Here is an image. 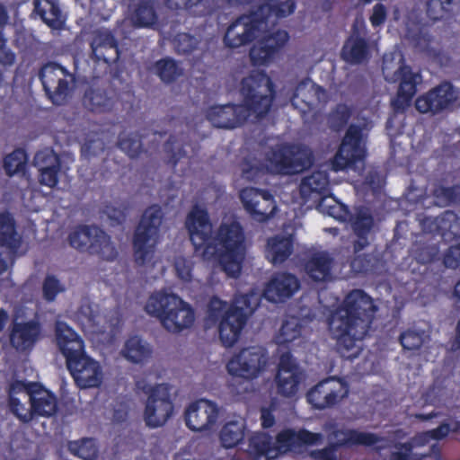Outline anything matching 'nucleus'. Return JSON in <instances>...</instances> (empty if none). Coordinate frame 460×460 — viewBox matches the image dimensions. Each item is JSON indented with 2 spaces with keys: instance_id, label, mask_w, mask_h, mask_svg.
I'll return each instance as SVG.
<instances>
[{
  "instance_id": "obj_1",
  "label": "nucleus",
  "mask_w": 460,
  "mask_h": 460,
  "mask_svg": "<svg viewBox=\"0 0 460 460\" xmlns=\"http://www.w3.org/2000/svg\"><path fill=\"white\" fill-rule=\"evenodd\" d=\"M185 226L195 252H200L205 260L217 261L227 276L239 277L246 251L244 230L239 222L222 223L212 236L208 213L194 206Z\"/></svg>"
},
{
  "instance_id": "obj_2",
  "label": "nucleus",
  "mask_w": 460,
  "mask_h": 460,
  "mask_svg": "<svg viewBox=\"0 0 460 460\" xmlns=\"http://www.w3.org/2000/svg\"><path fill=\"white\" fill-rule=\"evenodd\" d=\"M243 102L215 105L207 112L208 120L218 128L233 129L243 125L250 116L261 119L271 110L276 97L275 84L265 71H252L241 81Z\"/></svg>"
},
{
  "instance_id": "obj_3",
  "label": "nucleus",
  "mask_w": 460,
  "mask_h": 460,
  "mask_svg": "<svg viewBox=\"0 0 460 460\" xmlns=\"http://www.w3.org/2000/svg\"><path fill=\"white\" fill-rule=\"evenodd\" d=\"M376 311L373 298L362 289H353L344 297L328 321L330 332L341 353L349 352L357 341L367 335Z\"/></svg>"
},
{
  "instance_id": "obj_4",
  "label": "nucleus",
  "mask_w": 460,
  "mask_h": 460,
  "mask_svg": "<svg viewBox=\"0 0 460 460\" xmlns=\"http://www.w3.org/2000/svg\"><path fill=\"white\" fill-rule=\"evenodd\" d=\"M296 7L295 0H264L229 24L224 35V44L227 48L236 49L252 43L257 33L271 22L270 19L285 18L292 14Z\"/></svg>"
},
{
  "instance_id": "obj_5",
  "label": "nucleus",
  "mask_w": 460,
  "mask_h": 460,
  "mask_svg": "<svg viewBox=\"0 0 460 460\" xmlns=\"http://www.w3.org/2000/svg\"><path fill=\"white\" fill-rule=\"evenodd\" d=\"M57 344L66 358V367L80 388L98 387L102 382V371L98 361L84 350L82 338L64 322L55 328Z\"/></svg>"
},
{
  "instance_id": "obj_6",
  "label": "nucleus",
  "mask_w": 460,
  "mask_h": 460,
  "mask_svg": "<svg viewBox=\"0 0 460 460\" xmlns=\"http://www.w3.org/2000/svg\"><path fill=\"white\" fill-rule=\"evenodd\" d=\"M258 305V299L252 293L236 296L228 308L226 301L214 296L208 304L207 322L211 324L219 322V339L225 347L230 348L238 341L249 314Z\"/></svg>"
},
{
  "instance_id": "obj_7",
  "label": "nucleus",
  "mask_w": 460,
  "mask_h": 460,
  "mask_svg": "<svg viewBox=\"0 0 460 460\" xmlns=\"http://www.w3.org/2000/svg\"><path fill=\"white\" fill-rule=\"evenodd\" d=\"M145 311L159 319L161 324L170 332L179 333L190 328L195 321L191 305L173 293L157 291L147 299Z\"/></svg>"
},
{
  "instance_id": "obj_8",
  "label": "nucleus",
  "mask_w": 460,
  "mask_h": 460,
  "mask_svg": "<svg viewBox=\"0 0 460 460\" xmlns=\"http://www.w3.org/2000/svg\"><path fill=\"white\" fill-rule=\"evenodd\" d=\"M163 219L164 213L158 205H152L144 211L132 239L134 260L137 265L145 266L153 260Z\"/></svg>"
},
{
  "instance_id": "obj_9",
  "label": "nucleus",
  "mask_w": 460,
  "mask_h": 460,
  "mask_svg": "<svg viewBox=\"0 0 460 460\" xmlns=\"http://www.w3.org/2000/svg\"><path fill=\"white\" fill-rule=\"evenodd\" d=\"M136 389L148 395L144 420L149 428H158L165 424L173 412L171 399V387L168 384L151 385L145 378L136 381Z\"/></svg>"
},
{
  "instance_id": "obj_10",
  "label": "nucleus",
  "mask_w": 460,
  "mask_h": 460,
  "mask_svg": "<svg viewBox=\"0 0 460 460\" xmlns=\"http://www.w3.org/2000/svg\"><path fill=\"white\" fill-rule=\"evenodd\" d=\"M312 151L302 145L283 144L268 153L267 161L272 172L295 175L308 170L314 164Z\"/></svg>"
},
{
  "instance_id": "obj_11",
  "label": "nucleus",
  "mask_w": 460,
  "mask_h": 460,
  "mask_svg": "<svg viewBox=\"0 0 460 460\" xmlns=\"http://www.w3.org/2000/svg\"><path fill=\"white\" fill-rule=\"evenodd\" d=\"M69 244L79 252L98 255L105 261H112L118 251L111 243V236L96 226H77L68 235Z\"/></svg>"
},
{
  "instance_id": "obj_12",
  "label": "nucleus",
  "mask_w": 460,
  "mask_h": 460,
  "mask_svg": "<svg viewBox=\"0 0 460 460\" xmlns=\"http://www.w3.org/2000/svg\"><path fill=\"white\" fill-rule=\"evenodd\" d=\"M367 156L366 142L363 137V128L350 124L340 144L332 162L335 172L352 167L358 162H363Z\"/></svg>"
},
{
  "instance_id": "obj_13",
  "label": "nucleus",
  "mask_w": 460,
  "mask_h": 460,
  "mask_svg": "<svg viewBox=\"0 0 460 460\" xmlns=\"http://www.w3.org/2000/svg\"><path fill=\"white\" fill-rule=\"evenodd\" d=\"M268 351L261 346L242 349L227 363L228 373L233 376L252 380L258 377L268 365Z\"/></svg>"
},
{
  "instance_id": "obj_14",
  "label": "nucleus",
  "mask_w": 460,
  "mask_h": 460,
  "mask_svg": "<svg viewBox=\"0 0 460 460\" xmlns=\"http://www.w3.org/2000/svg\"><path fill=\"white\" fill-rule=\"evenodd\" d=\"M349 387L341 378L328 377L313 386L306 393V401L314 410H325L337 405L347 397Z\"/></svg>"
},
{
  "instance_id": "obj_15",
  "label": "nucleus",
  "mask_w": 460,
  "mask_h": 460,
  "mask_svg": "<svg viewBox=\"0 0 460 460\" xmlns=\"http://www.w3.org/2000/svg\"><path fill=\"white\" fill-rule=\"evenodd\" d=\"M392 80L399 83L392 106L394 111L403 112L411 104L418 85L422 83V75L420 72H414L411 66L405 63L403 56H401L399 67L394 73Z\"/></svg>"
},
{
  "instance_id": "obj_16",
  "label": "nucleus",
  "mask_w": 460,
  "mask_h": 460,
  "mask_svg": "<svg viewBox=\"0 0 460 460\" xmlns=\"http://www.w3.org/2000/svg\"><path fill=\"white\" fill-rule=\"evenodd\" d=\"M240 199L250 217L258 223L268 222L277 211L276 201L269 190L246 187L240 191Z\"/></svg>"
},
{
  "instance_id": "obj_17",
  "label": "nucleus",
  "mask_w": 460,
  "mask_h": 460,
  "mask_svg": "<svg viewBox=\"0 0 460 460\" xmlns=\"http://www.w3.org/2000/svg\"><path fill=\"white\" fill-rule=\"evenodd\" d=\"M303 377V371L292 352L289 349L283 351L279 357L278 372L275 376L278 394L287 398L295 396L299 390Z\"/></svg>"
},
{
  "instance_id": "obj_18",
  "label": "nucleus",
  "mask_w": 460,
  "mask_h": 460,
  "mask_svg": "<svg viewBox=\"0 0 460 460\" xmlns=\"http://www.w3.org/2000/svg\"><path fill=\"white\" fill-rule=\"evenodd\" d=\"M343 434L344 438L330 443L323 449L313 450L310 454L314 460H337L336 452L341 447L364 446L372 447L381 441V438L371 432L359 431L355 429L334 431V436Z\"/></svg>"
},
{
  "instance_id": "obj_19",
  "label": "nucleus",
  "mask_w": 460,
  "mask_h": 460,
  "mask_svg": "<svg viewBox=\"0 0 460 460\" xmlns=\"http://www.w3.org/2000/svg\"><path fill=\"white\" fill-rule=\"evenodd\" d=\"M39 77L53 103H58L66 98L69 90L68 78H74L66 68L56 62L45 64L40 70Z\"/></svg>"
},
{
  "instance_id": "obj_20",
  "label": "nucleus",
  "mask_w": 460,
  "mask_h": 460,
  "mask_svg": "<svg viewBox=\"0 0 460 460\" xmlns=\"http://www.w3.org/2000/svg\"><path fill=\"white\" fill-rule=\"evenodd\" d=\"M456 100L454 86L443 82L415 100L416 110L422 114H438L448 109Z\"/></svg>"
},
{
  "instance_id": "obj_21",
  "label": "nucleus",
  "mask_w": 460,
  "mask_h": 460,
  "mask_svg": "<svg viewBox=\"0 0 460 460\" xmlns=\"http://www.w3.org/2000/svg\"><path fill=\"white\" fill-rule=\"evenodd\" d=\"M371 55V44L366 30L361 31L358 22H354L341 48V59L349 65H361L367 63Z\"/></svg>"
},
{
  "instance_id": "obj_22",
  "label": "nucleus",
  "mask_w": 460,
  "mask_h": 460,
  "mask_svg": "<svg viewBox=\"0 0 460 460\" xmlns=\"http://www.w3.org/2000/svg\"><path fill=\"white\" fill-rule=\"evenodd\" d=\"M288 39L289 35L284 30H278L264 36L250 49L249 55L252 65L260 66L270 64Z\"/></svg>"
},
{
  "instance_id": "obj_23",
  "label": "nucleus",
  "mask_w": 460,
  "mask_h": 460,
  "mask_svg": "<svg viewBox=\"0 0 460 460\" xmlns=\"http://www.w3.org/2000/svg\"><path fill=\"white\" fill-rule=\"evenodd\" d=\"M218 413L217 403L207 399L198 400L185 411L186 426L193 431L208 430L216 423Z\"/></svg>"
},
{
  "instance_id": "obj_24",
  "label": "nucleus",
  "mask_w": 460,
  "mask_h": 460,
  "mask_svg": "<svg viewBox=\"0 0 460 460\" xmlns=\"http://www.w3.org/2000/svg\"><path fill=\"white\" fill-rule=\"evenodd\" d=\"M324 95L325 90L322 86L304 80L296 86L290 103L304 116L314 110Z\"/></svg>"
},
{
  "instance_id": "obj_25",
  "label": "nucleus",
  "mask_w": 460,
  "mask_h": 460,
  "mask_svg": "<svg viewBox=\"0 0 460 460\" xmlns=\"http://www.w3.org/2000/svg\"><path fill=\"white\" fill-rule=\"evenodd\" d=\"M300 288L297 277L289 272L275 274L266 284L263 296L270 302L279 303L290 298Z\"/></svg>"
},
{
  "instance_id": "obj_26",
  "label": "nucleus",
  "mask_w": 460,
  "mask_h": 460,
  "mask_svg": "<svg viewBox=\"0 0 460 460\" xmlns=\"http://www.w3.org/2000/svg\"><path fill=\"white\" fill-rule=\"evenodd\" d=\"M323 436L321 433L312 432L305 429L296 431L287 429L276 436L274 447L278 451L277 457L293 448L302 446H314L322 442Z\"/></svg>"
},
{
  "instance_id": "obj_27",
  "label": "nucleus",
  "mask_w": 460,
  "mask_h": 460,
  "mask_svg": "<svg viewBox=\"0 0 460 460\" xmlns=\"http://www.w3.org/2000/svg\"><path fill=\"white\" fill-rule=\"evenodd\" d=\"M92 56L106 64L119 58V43L111 31L101 28L93 32L90 43Z\"/></svg>"
},
{
  "instance_id": "obj_28",
  "label": "nucleus",
  "mask_w": 460,
  "mask_h": 460,
  "mask_svg": "<svg viewBox=\"0 0 460 460\" xmlns=\"http://www.w3.org/2000/svg\"><path fill=\"white\" fill-rule=\"evenodd\" d=\"M34 165L39 170V181L41 185L54 188L58 183L61 171V160L52 149H45L36 153Z\"/></svg>"
},
{
  "instance_id": "obj_29",
  "label": "nucleus",
  "mask_w": 460,
  "mask_h": 460,
  "mask_svg": "<svg viewBox=\"0 0 460 460\" xmlns=\"http://www.w3.org/2000/svg\"><path fill=\"white\" fill-rule=\"evenodd\" d=\"M351 228L357 240L353 242V252L358 253L368 244V236L375 226V219L369 208L359 207L349 218Z\"/></svg>"
},
{
  "instance_id": "obj_30",
  "label": "nucleus",
  "mask_w": 460,
  "mask_h": 460,
  "mask_svg": "<svg viewBox=\"0 0 460 460\" xmlns=\"http://www.w3.org/2000/svg\"><path fill=\"white\" fill-rule=\"evenodd\" d=\"M31 387L35 388V390H31V394L29 398L32 419L54 416L58 409L56 394L40 383Z\"/></svg>"
},
{
  "instance_id": "obj_31",
  "label": "nucleus",
  "mask_w": 460,
  "mask_h": 460,
  "mask_svg": "<svg viewBox=\"0 0 460 460\" xmlns=\"http://www.w3.org/2000/svg\"><path fill=\"white\" fill-rule=\"evenodd\" d=\"M334 258L327 251L313 252L304 263L305 272L314 282H325L332 279Z\"/></svg>"
},
{
  "instance_id": "obj_32",
  "label": "nucleus",
  "mask_w": 460,
  "mask_h": 460,
  "mask_svg": "<svg viewBox=\"0 0 460 460\" xmlns=\"http://www.w3.org/2000/svg\"><path fill=\"white\" fill-rule=\"evenodd\" d=\"M40 334L37 322L18 323L13 321L10 329V343L16 350L23 351L34 345Z\"/></svg>"
},
{
  "instance_id": "obj_33",
  "label": "nucleus",
  "mask_w": 460,
  "mask_h": 460,
  "mask_svg": "<svg viewBox=\"0 0 460 460\" xmlns=\"http://www.w3.org/2000/svg\"><path fill=\"white\" fill-rule=\"evenodd\" d=\"M22 243L17 231V224L12 213L7 210L0 212V249L16 253Z\"/></svg>"
},
{
  "instance_id": "obj_34",
  "label": "nucleus",
  "mask_w": 460,
  "mask_h": 460,
  "mask_svg": "<svg viewBox=\"0 0 460 460\" xmlns=\"http://www.w3.org/2000/svg\"><path fill=\"white\" fill-rule=\"evenodd\" d=\"M294 242L292 236L277 234L268 238L265 256L273 265L285 262L292 254Z\"/></svg>"
},
{
  "instance_id": "obj_35",
  "label": "nucleus",
  "mask_w": 460,
  "mask_h": 460,
  "mask_svg": "<svg viewBox=\"0 0 460 460\" xmlns=\"http://www.w3.org/2000/svg\"><path fill=\"white\" fill-rule=\"evenodd\" d=\"M33 12L37 13L52 30H61L66 23V18L58 4L54 0H33Z\"/></svg>"
},
{
  "instance_id": "obj_36",
  "label": "nucleus",
  "mask_w": 460,
  "mask_h": 460,
  "mask_svg": "<svg viewBox=\"0 0 460 460\" xmlns=\"http://www.w3.org/2000/svg\"><path fill=\"white\" fill-rule=\"evenodd\" d=\"M277 451L272 438L267 433H257L249 438L247 453L253 460H261L262 457L275 459Z\"/></svg>"
},
{
  "instance_id": "obj_37",
  "label": "nucleus",
  "mask_w": 460,
  "mask_h": 460,
  "mask_svg": "<svg viewBox=\"0 0 460 460\" xmlns=\"http://www.w3.org/2000/svg\"><path fill=\"white\" fill-rule=\"evenodd\" d=\"M149 70L165 84L176 82L183 74L180 63L171 57H164L156 60Z\"/></svg>"
},
{
  "instance_id": "obj_38",
  "label": "nucleus",
  "mask_w": 460,
  "mask_h": 460,
  "mask_svg": "<svg viewBox=\"0 0 460 460\" xmlns=\"http://www.w3.org/2000/svg\"><path fill=\"white\" fill-rule=\"evenodd\" d=\"M456 219L453 211L447 210L438 217H424L420 219L422 231L425 234H439L444 236L447 231L452 230V223Z\"/></svg>"
},
{
  "instance_id": "obj_39",
  "label": "nucleus",
  "mask_w": 460,
  "mask_h": 460,
  "mask_svg": "<svg viewBox=\"0 0 460 460\" xmlns=\"http://www.w3.org/2000/svg\"><path fill=\"white\" fill-rule=\"evenodd\" d=\"M114 99L106 90L89 88L85 91L83 103L93 112L102 113L111 111L114 106Z\"/></svg>"
},
{
  "instance_id": "obj_40",
  "label": "nucleus",
  "mask_w": 460,
  "mask_h": 460,
  "mask_svg": "<svg viewBox=\"0 0 460 460\" xmlns=\"http://www.w3.org/2000/svg\"><path fill=\"white\" fill-rule=\"evenodd\" d=\"M134 2L135 0H130ZM132 13V22L137 28H148L156 23L158 16L155 7V0H137Z\"/></svg>"
},
{
  "instance_id": "obj_41",
  "label": "nucleus",
  "mask_w": 460,
  "mask_h": 460,
  "mask_svg": "<svg viewBox=\"0 0 460 460\" xmlns=\"http://www.w3.org/2000/svg\"><path fill=\"white\" fill-rule=\"evenodd\" d=\"M329 184L328 172L317 170L303 178L300 184V191L305 196H310L313 193L324 196L329 191Z\"/></svg>"
},
{
  "instance_id": "obj_42",
  "label": "nucleus",
  "mask_w": 460,
  "mask_h": 460,
  "mask_svg": "<svg viewBox=\"0 0 460 460\" xmlns=\"http://www.w3.org/2000/svg\"><path fill=\"white\" fill-rule=\"evenodd\" d=\"M455 0H429L426 3L427 17L432 22H450L456 17Z\"/></svg>"
},
{
  "instance_id": "obj_43",
  "label": "nucleus",
  "mask_w": 460,
  "mask_h": 460,
  "mask_svg": "<svg viewBox=\"0 0 460 460\" xmlns=\"http://www.w3.org/2000/svg\"><path fill=\"white\" fill-rule=\"evenodd\" d=\"M245 429L244 420L226 422L219 434L222 447L225 448H234L238 446L244 438Z\"/></svg>"
},
{
  "instance_id": "obj_44",
  "label": "nucleus",
  "mask_w": 460,
  "mask_h": 460,
  "mask_svg": "<svg viewBox=\"0 0 460 460\" xmlns=\"http://www.w3.org/2000/svg\"><path fill=\"white\" fill-rule=\"evenodd\" d=\"M148 345L138 336L128 338L123 349L124 357L133 363H142L151 356Z\"/></svg>"
},
{
  "instance_id": "obj_45",
  "label": "nucleus",
  "mask_w": 460,
  "mask_h": 460,
  "mask_svg": "<svg viewBox=\"0 0 460 460\" xmlns=\"http://www.w3.org/2000/svg\"><path fill=\"white\" fill-rule=\"evenodd\" d=\"M302 328L303 325L298 318L295 316L288 318L276 335V342L279 347L289 349L288 345L301 336Z\"/></svg>"
},
{
  "instance_id": "obj_46",
  "label": "nucleus",
  "mask_w": 460,
  "mask_h": 460,
  "mask_svg": "<svg viewBox=\"0 0 460 460\" xmlns=\"http://www.w3.org/2000/svg\"><path fill=\"white\" fill-rule=\"evenodd\" d=\"M69 452L84 460H96L99 448L96 440L93 438H83L68 443Z\"/></svg>"
},
{
  "instance_id": "obj_47",
  "label": "nucleus",
  "mask_w": 460,
  "mask_h": 460,
  "mask_svg": "<svg viewBox=\"0 0 460 460\" xmlns=\"http://www.w3.org/2000/svg\"><path fill=\"white\" fill-rule=\"evenodd\" d=\"M172 44L175 51L181 55H190L202 49L201 37H196L187 32L177 33L172 40Z\"/></svg>"
},
{
  "instance_id": "obj_48",
  "label": "nucleus",
  "mask_w": 460,
  "mask_h": 460,
  "mask_svg": "<svg viewBox=\"0 0 460 460\" xmlns=\"http://www.w3.org/2000/svg\"><path fill=\"white\" fill-rule=\"evenodd\" d=\"M27 154L22 148H17L4 158L5 173L12 177L16 173H24L27 166Z\"/></svg>"
},
{
  "instance_id": "obj_49",
  "label": "nucleus",
  "mask_w": 460,
  "mask_h": 460,
  "mask_svg": "<svg viewBox=\"0 0 460 460\" xmlns=\"http://www.w3.org/2000/svg\"><path fill=\"white\" fill-rule=\"evenodd\" d=\"M432 196L438 206H448L460 202V185L449 187L441 184L436 185L432 190Z\"/></svg>"
},
{
  "instance_id": "obj_50",
  "label": "nucleus",
  "mask_w": 460,
  "mask_h": 460,
  "mask_svg": "<svg viewBox=\"0 0 460 460\" xmlns=\"http://www.w3.org/2000/svg\"><path fill=\"white\" fill-rule=\"evenodd\" d=\"M207 0H176L171 8L184 9L193 16H208L213 13V9L207 4Z\"/></svg>"
},
{
  "instance_id": "obj_51",
  "label": "nucleus",
  "mask_w": 460,
  "mask_h": 460,
  "mask_svg": "<svg viewBox=\"0 0 460 460\" xmlns=\"http://www.w3.org/2000/svg\"><path fill=\"white\" fill-rule=\"evenodd\" d=\"M351 115L352 111L348 105L344 103L337 104L329 114L330 128L334 131H341L347 126Z\"/></svg>"
},
{
  "instance_id": "obj_52",
  "label": "nucleus",
  "mask_w": 460,
  "mask_h": 460,
  "mask_svg": "<svg viewBox=\"0 0 460 460\" xmlns=\"http://www.w3.org/2000/svg\"><path fill=\"white\" fill-rule=\"evenodd\" d=\"M412 254L420 264H428L434 261L438 255V246L436 243H425L416 241L412 247Z\"/></svg>"
},
{
  "instance_id": "obj_53",
  "label": "nucleus",
  "mask_w": 460,
  "mask_h": 460,
  "mask_svg": "<svg viewBox=\"0 0 460 460\" xmlns=\"http://www.w3.org/2000/svg\"><path fill=\"white\" fill-rule=\"evenodd\" d=\"M118 146L130 158L138 157L143 151L141 137L138 134L134 133L128 136L119 134Z\"/></svg>"
},
{
  "instance_id": "obj_54",
  "label": "nucleus",
  "mask_w": 460,
  "mask_h": 460,
  "mask_svg": "<svg viewBox=\"0 0 460 460\" xmlns=\"http://www.w3.org/2000/svg\"><path fill=\"white\" fill-rule=\"evenodd\" d=\"M425 332L423 331L407 330L401 333L399 341L403 349L418 350L424 343Z\"/></svg>"
},
{
  "instance_id": "obj_55",
  "label": "nucleus",
  "mask_w": 460,
  "mask_h": 460,
  "mask_svg": "<svg viewBox=\"0 0 460 460\" xmlns=\"http://www.w3.org/2000/svg\"><path fill=\"white\" fill-rule=\"evenodd\" d=\"M164 151L167 154V164L175 168L178 162L187 155L183 146L178 145V139L176 136L171 135L168 140L164 144Z\"/></svg>"
},
{
  "instance_id": "obj_56",
  "label": "nucleus",
  "mask_w": 460,
  "mask_h": 460,
  "mask_svg": "<svg viewBox=\"0 0 460 460\" xmlns=\"http://www.w3.org/2000/svg\"><path fill=\"white\" fill-rule=\"evenodd\" d=\"M65 291L64 286L54 275H47L42 283V296L45 301L54 302L58 294Z\"/></svg>"
},
{
  "instance_id": "obj_57",
  "label": "nucleus",
  "mask_w": 460,
  "mask_h": 460,
  "mask_svg": "<svg viewBox=\"0 0 460 460\" xmlns=\"http://www.w3.org/2000/svg\"><path fill=\"white\" fill-rule=\"evenodd\" d=\"M242 177L248 181L257 182L265 174L266 168L262 164H253L244 159L241 164Z\"/></svg>"
},
{
  "instance_id": "obj_58",
  "label": "nucleus",
  "mask_w": 460,
  "mask_h": 460,
  "mask_svg": "<svg viewBox=\"0 0 460 460\" xmlns=\"http://www.w3.org/2000/svg\"><path fill=\"white\" fill-rule=\"evenodd\" d=\"M7 406L9 411L22 423L28 424L33 420L31 408H26L19 398L7 399Z\"/></svg>"
},
{
  "instance_id": "obj_59",
  "label": "nucleus",
  "mask_w": 460,
  "mask_h": 460,
  "mask_svg": "<svg viewBox=\"0 0 460 460\" xmlns=\"http://www.w3.org/2000/svg\"><path fill=\"white\" fill-rule=\"evenodd\" d=\"M38 384L39 382H27L23 380L13 381L6 390L7 399L18 398L16 395L21 393H26L30 398L31 394V390H35V388H32L31 386Z\"/></svg>"
},
{
  "instance_id": "obj_60",
  "label": "nucleus",
  "mask_w": 460,
  "mask_h": 460,
  "mask_svg": "<svg viewBox=\"0 0 460 460\" xmlns=\"http://www.w3.org/2000/svg\"><path fill=\"white\" fill-rule=\"evenodd\" d=\"M443 263L447 268L456 269L460 266V243L450 246L444 253Z\"/></svg>"
},
{
  "instance_id": "obj_61",
  "label": "nucleus",
  "mask_w": 460,
  "mask_h": 460,
  "mask_svg": "<svg viewBox=\"0 0 460 460\" xmlns=\"http://www.w3.org/2000/svg\"><path fill=\"white\" fill-rule=\"evenodd\" d=\"M387 17V10L385 4L378 3L374 5L372 13L369 17V21L373 27H378L382 25Z\"/></svg>"
},
{
  "instance_id": "obj_62",
  "label": "nucleus",
  "mask_w": 460,
  "mask_h": 460,
  "mask_svg": "<svg viewBox=\"0 0 460 460\" xmlns=\"http://www.w3.org/2000/svg\"><path fill=\"white\" fill-rule=\"evenodd\" d=\"M174 266H175V270H176V273H177V276L179 279H181L184 281H189L191 279L192 268L185 259H183V258L177 259Z\"/></svg>"
},
{
  "instance_id": "obj_63",
  "label": "nucleus",
  "mask_w": 460,
  "mask_h": 460,
  "mask_svg": "<svg viewBox=\"0 0 460 460\" xmlns=\"http://www.w3.org/2000/svg\"><path fill=\"white\" fill-rule=\"evenodd\" d=\"M450 432L449 423L443 422L438 427L429 429L425 433V436L429 439L441 440L447 437Z\"/></svg>"
},
{
  "instance_id": "obj_64",
  "label": "nucleus",
  "mask_w": 460,
  "mask_h": 460,
  "mask_svg": "<svg viewBox=\"0 0 460 460\" xmlns=\"http://www.w3.org/2000/svg\"><path fill=\"white\" fill-rule=\"evenodd\" d=\"M327 213L329 216L334 217L335 219H338L341 222H344L347 220L348 216L349 215V211L347 207L337 204L333 206H329L327 209Z\"/></svg>"
}]
</instances>
